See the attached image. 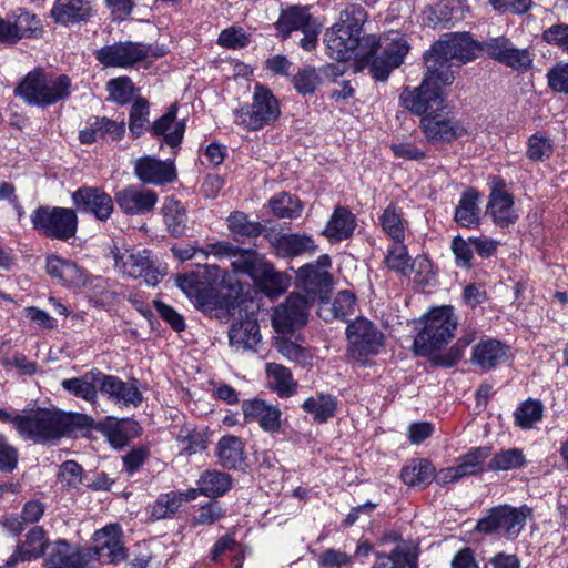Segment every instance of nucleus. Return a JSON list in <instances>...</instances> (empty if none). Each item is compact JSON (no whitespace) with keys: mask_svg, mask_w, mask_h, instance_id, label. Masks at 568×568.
Masks as SVG:
<instances>
[{"mask_svg":"<svg viewBox=\"0 0 568 568\" xmlns=\"http://www.w3.org/2000/svg\"><path fill=\"white\" fill-rule=\"evenodd\" d=\"M102 372L93 368L79 377L65 378L61 382L62 388L69 394L79 397L90 404L98 400Z\"/></svg>","mask_w":568,"mask_h":568,"instance_id":"27","label":"nucleus"},{"mask_svg":"<svg viewBox=\"0 0 568 568\" xmlns=\"http://www.w3.org/2000/svg\"><path fill=\"white\" fill-rule=\"evenodd\" d=\"M70 88L69 77L52 75L41 69H34L19 82L14 93L30 105L47 106L68 98Z\"/></svg>","mask_w":568,"mask_h":568,"instance_id":"4","label":"nucleus"},{"mask_svg":"<svg viewBox=\"0 0 568 568\" xmlns=\"http://www.w3.org/2000/svg\"><path fill=\"white\" fill-rule=\"evenodd\" d=\"M331 260L327 255L321 256L316 263L306 264L297 271V287L304 292L303 298L313 304L316 300L326 298L332 277L328 273Z\"/></svg>","mask_w":568,"mask_h":568,"instance_id":"16","label":"nucleus"},{"mask_svg":"<svg viewBox=\"0 0 568 568\" xmlns=\"http://www.w3.org/2000/svg\"><path fill=\"white\" fill-rule=\"evenodd\" d=\"M178 287L193 305L206 314L226 308L220 287H232L230 276L216 265H199L194 271L176 277Z\"/></svg>","mask_w":568,"mask_h":568,"instance_id":"2","label":"nucleus"},{"mask_svg":"<svg viewBox=\"0 0 568 568\" xmlns=\"http://www.w3.org/2000/svg\"><path fill=\"white\" fill-rule=\"evenodd\" d=\"M531 510L527 506L519 508L500 505L487 511L476 524V530L486 535H498L506 539H515L525 527Z\"/></svg>","mask_w":568,"mask_h":568,"instance_id":"12","label":"nucleus"},{"mask_svg":"<svg viewBox=\"0 0 568 568\" xmlns=\"http://www.w3.org/2000/svg\"><path fill=\"white\" fill-rule=\"evenodd\" d=\"M316 21L308 12L307 7L293 6L282 11L275 26L281 38L286 39L293 31H304L308 24Z\"/></svg>","mask_w":568,"mask_h":568,"instance_id":"31","label":"nucleus"},{"mask_svg":"<svg viewBox=\"0 0 568 568\" xmlns=\"http://www.w3.org/2000/svg\"><path fill=\"white\" fill-rule=\"evenodd\" d=\"M526 464V457L519 448H508L495 454L488 463V469L505 471L521 468Z\"/></svg>","mask_w":568,"mask_h":568,"instance_id":"52","label":"nucleus"},{"mask_svg":"<svg viewBox=\"0 0 568 568\" xmlns=\"http://www.w3.org/2000/svg\"><path fill=\"white\" fill-rule=\"evenodd\" d=\"M47 539L44 530L41 527H33L27 535V539L11 556L9 564L17 561L31 560L39 558L44 554Z\"/></svg>","mask_w":568,"mask_h":568,"instance_id":"40","label":"nucleus"},{"mask_svg":"<svg viewBox=\"0 0 568 568\" xmlns=\"http://www.w3.org/2000/svg\"><path fill=\"white\" fill-rule=\"evenodd\" d=\"M479 194L474 189L466 191L456 207L455 220L464 227L477 225L479 222V209L477 205Z\"/></svg>","mask_w":568,"mask_h":568,"instance_id":"44","label":"nucleus"},{"mask_svg":"<svg viewBox=\"0 0 568 568\" xmlns=\"http://www.w3.org/2000/svg\"><path fill=\"white\" fill-rule=\"evenodd\" d=\"M69 417L47 408L24 409L14 419L20 437L37 444L55 440L69 430Z\"/></svg>","mask_w":568,"mask_h":568,"instance_id":"5","label":"nucleus"},{"mask_svg":"<svg viewBox=\"0 0 568 568\" xmlns=\"http://www.w3.org/2000/svg\"><path fill=\"white\" fill-rule=\"evenodd\" d=\"M487 212L491 215L494 222L500 226H507L517 219L513 196L499 187L491 190Z\"/></svg>","mask_w":568,"mask_h":568,"instance_id":"30","label":"nucleus"},{"mask_svg":"<svg viewBox=\"0 0 568 568\" xmlns=\"http://www.w3.org/2000/svg\"><path fill=\"white\" fill-rule=\"evenodd\" d=\"M181 449L189 455L195 454L206 448V437L201 430L186 425L182 427L178 435Z\"/></svg>","mask_w":568,"mask_h":568,"instance_id":"57","label":"nucleus"},{"mask_svg":"<svg viewBox=\"0 0 568 568\" xmlns=\"http://www.w3.org/2000/svg\"><path fill=\"white\" fill-rule=\"evenodd\" d=\"M366 12L361 7L351 6L343 10L338 21L325 32L327 54L337 61L354 58L362 67L376 45V37H361Z\"/></svg>","mask_w":568,"mask_h":568,"instance_id":"1","label":"nucleus"},{"mask_svg":"<svg viewBox=\"0 0 568 568\" xmlns=\"http://www.w3.org/2000/svg\"><path fill=\"white\" fill-rule=\"evenodd\" d=\"M281 114L277 99L267 88L256 84L252 102L233 111L234 123L257 131L274 123Z\"/></svg>","mask_w":568,"mask_h":568,"instance_id":"8","label":"nucleus"},{"mask_svg":"<svg viewBox=\"0 0 568 568\" xmlns=\"http://www.w3.org/2000/svg\"><path fill=\"white\" fill-rule=\"evenodd\" d=\"M418 568L417 556L409 548L397 546L389 554L377 552L372 568Z\"/></svg>","mask_w":568,"mask_h":568,"instance_id":"41","label":"nucleus"},{"mask_svg":"<svg viewBox=\"0 0 568 568\" xmlns=\"http://www.w3.org/2000/svg\"><path fill=\"white\" fill-rule=\"evenodd\" d=\"M182 506V496L178 491L160 495L151 508V517L155 520L171 517Z\"/></svg>","mask_w":568,"mask_h":568,"instance_id":"56","label":"nucleus"},{"mask_svg":"<svg viewBox=\"0 0 568 568\" xmlns=\"http://www.w3.org/2000/svg\"><path fill=\"white\" fill-rule=\"evenodd\" d=\"M232 554L235 567H241L243 560V551L241 546L230 535L221 537L214 545L212 550V560L217 561L224 554Z\"/></svg>","mask_w":568,"mask_h":568,"instance_id":"58","label":"nucleus"},{"mask_svg":"<svg viewBox=\"0 0 568 568\" xmlns=\"http://www.w3.org/2000/svg\"><path fill=\"white\" fill-rule=\"evenodd\" d=\"M554 153L552 141L539 133L530 135L527 140L526 156L532 162H545Z\"/></svg>","mask_w":568,"mask_h":568,"instance_id":"55","label":"nucleus"},{"mask_svg":"<svg viewBox=\"0 0 568 568\" xmlns=\"http://www.w3.org/2000/svg\"><path fill=\"white\" fill-rule=\"evenodd\" d=\"M168 50L164 47L153 48L140 42H116L101 48L95 53L97 60L106 68H130L150 57H163Z\"/></svg>","mask_w":568,"mask_h":568,"instance_id":"13","label":"nucleus"},{"mask_svg":"<svg viewBox=\"0 0 568 568\" xmlns=\"http://www.w3.org/2000/svg\"><path fill=\"white\" fill-rule=\"evenodd\" d=\"M43 28L40 19L29 11L19 9L13 21H8L9 42L13 43L22 38H37L42 34Z\"/></svg>","mask_w":568,"mask_h":568,"instance_id":"32","label":"nucleus"},{"mask_svg":"<svg viewBox=\"0 0 568 568\" xmlns=\"http://www.w3.org/2000/svg\"><path fill=\"white\" fill-rule=\"evenodd\" d=\"M379 223L383 231L393 241H404L406 221L403 219L402 210L396 204L387 205L379 217Z\"/></svg>","mask_w":568,"mask_h":568,"instance_id":"48","label":"nucleus"},{"mask_svg":"<svg viewBox=\"0 0 568 568\" xmlns=\"http://www.w3.org/2000/svg\"><path fill=\"white\" fill-rule=\"evenodd\" d=\"M435 468L426 459L412 460L402 469V479L408 486L424 487L432 483Z\"/></svg>","mask_w":568,"mask_h":568,"instance_id":"45","label":"nucleus"},{"mask_svg":"<svg viewBox=\"0 0 568 568\" xmlns=\"http://www.w3.org/2000/svg\"><path fill=\"white\" fill-rule=\"evenodd\" d=\"M481 50H486L491 58L513 68H521L530 62L526 51L515 49L505 38L491 39Z\"/></svg>","mask_w":568,"mask_h":568,"instance_id":"29","label":"nucleus"},{"mask_svg":"<svg viewBox=\"0 0 568 568\" xmlns=\"http://www.w3.org/2000/svg\"><path fill=\"white\" fill-rule=\"evenodd\" d=\"M509 358V347L497 339L481 341L471 353V363L483 371H490Z\"/></svg>","mask_w":568,"mask_h":568,"instance_id":"26","label":"nucleus"},{"mask_svg":"<svg viewBox=\"0 0 568 568\" xmlns=\"http://www.w3.org/2000/svg\"><path fill=\"white\" fill-rule=\"evenodd\" d=\"M162 212L164 224L169 233L174 237L184 235L187 216L183 205L172 197H166L162 206Z\"/></svg>","mask_w":568,"mask_h":568,"instance_id":"42","label":"nucleus"},{"mask_svg":"<svg viewBox=\"0 0 568 568\" xmlns=\"http://www.w3.org/2000/svg\"><path fill=\"white\" fill-rule=\"evenodd\" d=\"M336 406L335 397L323 393L308 397L302 405L303 409L317 423H324L333 417Z\"/></svg>","mask_w":568,"mask_h":568,"instance_id":"47","label":"nucleus"},{"mask_svg":"<svg viewBox=\"0 0 568 568\" xmlns=\"http://www.w3.org/2000/svg\"><path fill=\"white\" fill-rule=\"evenodd\" d=\"M273 214L278 219H295L302 213L300 200L288 193H280L268 201Z\"/></svg>","mask_w":568,"mask_h":568,"instance_id":"51","label":"nucleus"},{"mask_svg":"<svg viewBox=\"0 0 568 568\" xmlns=\"http://www.w3.org/2000/svg\"><path fill=\"white\" fill-rule=\"evenodd\" d=\"M219 463L229 469H236L244 463V444L241 438L227 435L223 436L216 446Z\"/></svg>","mask_w":568,"mask_h":568,"instance_id":"37","label":"nucleus"},{"mask_svg":"<svg viewBox=\"0 0 568 568\" xmlns=\"http://www.w3.org/2000/svg\"><path fill=\"white\" fill-rule=\"evenodd\" d=\"M384 261L387 268L390 271L403 276H407L409 274L412 261L403 241H394V243L387 248Z\"/></svg>","mask_w":568,"mask_h":568,"instance_id":"49","label":"nucleus"},{"mask_svg":"<svg viewBox=\"0 0 568 568\" xmlns=\"http://www.w3.org/2000/svg\"><path fill=\"white\" fill-rule=\"evenodd\" d=\"M489 447H476L459 458L454 467H448L439 473V479L444 484L456 481L465 476L474 475L481 469V464L489 457Z\"/></svg>","mask_w":568,"mask_h":568,"instance_id":"25","label":"nucleus"},{"mask_svg":"<svg viewBox=\"0 0 568 568\" xmlns=\"http://www.w3.org/2000/svg\"><path fill=\"white\" fill-rule=\"evenodd\" d=\"M115 268L132 278H142L149 286H155L166 274V266L151 260L150 251H134L114 246L112 250Z\"/></svg>","mask_w":568,"mask_h":568,"instance_id":"10","label":"nucleus"},{"mask_svg":"<svg viewBox=\"0 0 568 568\" xmlns=\"http://www.w3.org/2000/svg\"><path fill=\"white\" fill-rule=\"evenodd\" d=\"M265 372L270 387L274 389L278 396L288 397L294 393L296 384L288 368L281 364L267 363Z\"/></svg>","mask_w":568,"mask_h":568,"instance_id":"43","label":"nucleus"},{"mask_svg":"<svg viewBox=\"0 0 568 568\" xmlns=\"http://www.w3.org/2000/svg\"><path fill=\"white\" fill-rule=\"evenodd\" d=\"M115 201L123 213L142 215L154 209L158 194L140 185H129L115 193Z\"/></svg>","mask_w":568,"mask_h":568,"instance_id":"19","label":"nucleus"},{"mask_svg":"<svg viewBox=\"0 0 568 568\" xmlns=\"http://www.w3.org/2000/svg\"><path fill=\"white\" fill-rule=\"evenodd\" d=\"M542 405L538 400L528 399L524 402L515 412V424L521 429H530L541 420Z\"/></svg>","mask_w":568,"mask_h":568,"instance_id":"54","label":"nucleus"},{"mask_svg":"<svg viewBox=\"0 0 568 568\" xmlns=\"http://www.w3.org/2000/svg\"><path fill=\"white\" fill-rule=\"evenodd\" d=\"M217 42L224 48L236 50L248 45L250 37L242 28L231 27L220 33Z\"/></svg>","mask_w":568,"mask_h":568,"instance_id":"62","label":"nucleus"},{"mask_svg":"<svg viewBox=\"0 0 568 568\" xmlns=\"http://www.w3.org/2000/svg\"><path fill=\"white\" fill-rule=\"evenodd\" d=\"M72 201L78 209L92 213L100 221H106L114 209L112 197L98 187L78 189Z\"/></svg>","mask_w":568,"mask_h":568,"instance_id":"21","label":"nucleus"},{"mask_svg":"<svg viewBox=\"0 0 568 568\" xmlns=\"http://www.w3.org/2000/svg\"><path fill=\"white\" fill-rule=\"evenodd\" d=\"M230 345L236 352L253 351L261 342L260 327L256 321L246 320L232 325L229 332Z\"/></svg>","mask_w":568,"mask_h":568,"instance_id":"28","label":"nucleus"},{"mask_svg":"<svg viewBox=\"0 0 568 568\" xmlns=\"http://www.w3.org/2000/svg\"><path fill=\"white\" fill-rule=\"evenodd\" d=\"M92 11L89 0H57L51 10L55 22L68 24L87 19Z\"/></svg>","mask_w":568,"mask_h":568,"instance_id":"33","label":"nucleus"},{"mask_svg":"<svg viewBox=\"0 0 568 568\" xmlns=\"http://www.w3.org/2000/svg\"><path fill=\"white\" fill-rule=\"evenodd\" d=\"M444 87L438 78V72L426 69L419 87L403 90L399 95L400 104L409 112L422 118L443 110L446 103L442 91Z\"/></svg>","mask_w":568,"mask_h":568,"instance_id":"9","label":"nucleus"},{"mask_svg":"<svg viewBox=\"0 0 568 568\" xmlns=\"http://www.w3.org/2000/svg\"><path fill=\"white\" fill-rule=\"evenodd\" d=\"M153 133L158 138H162L163 142H165L171 148H176L185 132V125L183 121H179L176 119V110L171 109L160 119H158L153 123Z\"/></svg>","mask_w":568,"mask_h":568,"instance_id":"35","label":"nucleus"},{"mask_svg":"<svg viewBox=\"0 0 568 568\" xmlns=\"http://www.w3.org/2000/svg\"><path fill=\"white\" fill-rule=\"evenodd\" d=\"M149 122V104L143 99H136L130 112V131L140 136L143 132L145 124Z\"/></svg>","mask_w":568,"mask_h":568,"instance_id":"59","label":"nucleus"},{"mask_svg":"<svg viewBox=\"0 0 568 568\" xmlns=\"http://www.w3.org/2000/svg\"><path fill=\"white\" fill-rule=\"evenodd\" d=\"M348 355L357 362L365 363L371 355H376L384 346V335L365 318H357L347 326Z\"/></svg>","mask_w":568,"mask_h":568,"instance_id":"14","label":"nucleus"},{"mask_svg":"<svg viewBox=\"0 0 568 568\" xmlns=\"http://www.w3.org/2000/svg\"><path fill=\"white\" fill-rule=\"evenodd\" d=\"M88 564L83 554L72 551L67 541L58 540L52 545L47 568H84Z\"/></svg>","mask_w":568,"mask_h":568,"instance_id":"36","label":"nucleus"},{"mask_svg":"<svg viewBox=\"0 0 568 568\" xmlns=\"http://www.w3.org/2000/svg\"><path fill=\"white\" fill-rule=\"evenodd\" d=\"M100 392L120 407H138L143 402V396L135 382H124L115 375H106L102 372Z\"/></svg>","mask_w":568,"mask_h":568,"instance_id":"20","label":"nucleus"},{"mask_svg":"<svg viewBox=\"0 0 568 568\" xmlns=\"http://www.w3.org/2000/svg\"><path fill=\"white\" fill-rule=\"evenodd\" d=\"M200 493L207 497H219L227 493L232 481L230 475L219 470H207L197 480Z\"/></svg>","mask_w":568,"mask_h":568,"instance_id":"46","label":"nucleus"},{"mask_svg":"<svg viewBox=\"0 0 568 568\" xmlns=\"http://www.w3.org/2000/svg\"><path fill=\"white\" fill-rule=\"evenodd\" d=\"M276 254L281 257H293L304 253H313L316 248L314 240L306 234H285L272 242Z\"/></svg>","mask_w":568,"mask_h":568,"instance_id":"34","label":"nucleus"},{"mask_svg":"<svg viewBox=\"0 0 568 568\" xmlns=\"http://www.w3.org/2000/svg\"><path fill=\"white\" fill-rule=\"evenodd\" d=\"M136 178L146 184L162 185L176 178L172 161H161L153 156H142L134 162Z\"/></svg>","mask_w":568,"mask_h":568,"instance_id":"22","label":"nucleus"},{"mask_svg":"<svg viewBox=\"0 0 568 568\" xmlns=\"http://www.w3.org/2000/svg\"><path fill=\"white\" fill-rule=\"evenodd\" d=\"M268 296H277L290 286V277L284 273L276 272L267 261L262 264L260 272L253 280Z\"/></svg>","mask_w":568,"mask_h":568,"instance_id":"39","label":"nucleus"},{"mask_svg":"<svg viewBox=\"0 0 568 568\" xmlns=\"http://www.w3.org/2000/svg\"><path fill=\"white\" fill-rule=\"evenodd\" d=\"M310 301L303 298L300 293H292L284 303L274 308L272 324L281 334H291L302 328L308 317Z\"/></svg>","mask_w":568,"mask_h":568,"instance_id":"18","label":"nucleus"},{"mask_svg":"<svg viewBox=\"0 0 568 568\" xmlns=\"http://www.w3.org/2000/svg\"><path fill=\"white\" fill-rule=\"evenodd\" d=\"M355 225L354 215L347 209L338 206L327 222L323 234L331 241H342L353 234Z\"/></svg>","mask_w":568,"mask_h":568,"instance_id":"38","label":"nucleus"},{"mask_svg":"<svg viewBox=\"0 0 568 568\" xmlns=\"http://www.w3.org/2000/svg\"><path fill=\"white\" fill-rule=\"evenodd\" d=\"M106 88L110 98L121 104L128 103L133 95V83L126 77L110 80Z\"/></svg>","mask_w":568,"mask_h":568,"instance_id":"61","label":"nucleus"},{"mask_svg":"<svg viewBox=\"0 0 568 568\" xmlns=\"http://www.w3.org/2000/svg\"><path fill=\"white\" fill-rule=\"evenodd\" d=\"M420 129L432 144L453 142L469 133L465 123L458 120L446 106L423 116Z\"/></svg>","mask_w":568,"mask_h":568,"instance_id":"15","label":"nucleus"},{"mask_svg":"<svg viewBox=\"0 0 568 568\" xmlns=\"http://www.w3.org/2000/svg\"><path fill=\"white\" fill-rule=\"evenodd\" d=\"M376 49L364 60L369 68L372 77L378 81L386 80L392 71L400 67L409 52L406 36L398 30H389L381 38H376Z\"/></svg>","mask_w":568,"mask_h":568,"instance_id":"7","label":"nucleus"},{"mask_svg":"<svg viewBox=\"0 0 568 568\" xmlns=\"http://www.w3.org/2000/svg\"><path fill=\"white\" fill-rule=\"evenodd\" d=\"M73 551V549L71 548ZM93 557L103 564H116L126 558V550L122 541V530L119 525L110 524L97 530L92 537ZM74 552H78L74 550ZM90 561V551H80Z\"/></svg>","mask_w":568,"mask_h":568,"instance_id":"17","label":"nucleus"},{"mask_svg":"<svg viewBox=\"0 0 568 568\" xmlns=\"http://www.w3.org/2000/svg\"><path fill=\"white\" fill-rule=\"evenodd\" d=\"M60 483L69 488H78L83 480V469L74 460L64 462L59 470Z\"/></svg>","mask_w":568,"mask_h":568,"instance_id":"63","label":"nucleus"},{"mask_svg":"<svg viewBox=\"0 0 568 568\" xmlns=\"http://www.w3.org/2000/svg\"><path fill=\"white\" fill-rule=\"evenodd\" d=\"M481 49L467 33L446 34L425 53V65L432 72H438L443 85H450L455 79L453 68L474 60Z\"/></svg>","mask_w":568,"mask_h":568,"instance_id":"3","label":"nucleus"},{"mask_svg":"<svg viewBox=\"0 0 568 568\" xmlns=\"http://www.w3.org/2000/svg\"><path fill=\"white\" fill-rule=\"evenodd\" d=\"M232 267L235 273H245L250 275L252 280L255 278L260 272L262 264L265 260L254 251H244L236 247L235 254L232 255Z\"/></svg>","mask_w":568,"mask_h":568,"instance_id":"50","label":"nucleus"},{"mask_svg":"<svg viewBox=\"0 0 568 568\" xmlns=\"http://www.w3.org/2000/svg\"><path fill=\"white\" fill-rule=\"evenodd\" d=\"M47 272L68 287L80 288L88 282V274L77 263L58 255H50L45 263Z\"/></svg>","mask_w":568,"mask_h":568,"instance_id":"24","label":"nucleus"},{"mask_svg":"<svg viewBox=\"0 0 568 568\" xmlns=\"http://www.w3.org/2000/svg\"><path fill=\"white\" fill-rule=\"evenodd\" d=\"M547 79L554 91L568 94V62L559 63L550 69Z\"/></svg>","mask_w":568,"mask_h":568,"instance_id":"64","label":"nucleus"},{"mask_svg":"<svg viewBox=\"0 0 568 568\" xmlns=\"http://www.w3.org/2000/svg\"><path fill=\"white\" fill-rule=\"evenodd\" d=\"M33 229L52 240L69 241L78 230V216L74 210L60 206H39L31 215Z\"/></svg>","mask_w":568,"mask_h":568,"instance_id":"11","label":"nucleus"},{"mask_svg":"<svg viewBox=\"0 0 568 568\" xmlns=\"http://www.w3.org/2000/svg\"><path fill=\"white\" fill-rule=\"evenodd\" d=\"M277 349L284 357L300 365H306L312 359V354L308 349L288 339L278 341Z\"/></svg>","mask_w":568,"mask_h":568,"instance_id":"60","label":"nucleus"},{"mask_svg":"<svg viewBox=\"0 0 568 568\" xmlns=\"http://www.w3.org/2000/svg\"><path fill=\"white\" fill-rule=\"evenodd\" d=\"M422 322L424 326L414 341V349L419 355H430L447 345L457 328V317L447 305L432 308Z\"/></svg>","mask_w":568,"mask_h":568,"instance_id":"6","label":"nucleus"},{"mask_svg":"<svg viewBox=\"0 0 568 568\" xmlns=\"http://www.w3.org/2000/svg\"><path fill=\"white\" fill-rule=\"evenodd\" d=\"M229 230L235 240L256 237L262 233V225L258 222L250 221L242 212H234L227 219Z\"/></svg>","mask_w":568,"mask_h":568,"instance_id":"53","label":"nucleus"},{"mask_svg":"<svg viewBox=\"0 0 568 568\" xmlns=\"http://www.w3.org/2000/svg\"><path fill=\"white\" fill-rule=\"evenodd\" d=\"M242 412L245 422L258 423L260 427L266 433L274 434L281 428L282 412L277 406L263 399L254 398L243 402Z\"/></svg>","mask_w":568,"mask_h":568,"instance_id":"23","label":"nucleus"}]
</instances>
